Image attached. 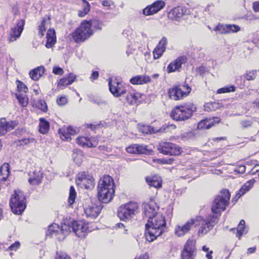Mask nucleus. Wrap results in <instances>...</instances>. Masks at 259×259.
Instances as JSON below:
<instances>
[{
    "label": "nucleus",
    "instance_id": "680f3d73",
    "mask_svg": "<svg viewBox=\"0 0 259 259\" xmlns=\"http://www.w3.org/2000/svg\"><path fill=\"white\" fill-rule=\"evenodd\" d=\"M57 102L59 105H64L67 103V99L64 96L61 97L59 99H57Z\"/></svg>",
    "mask_w": 259,
    "mask_h": 259
},
{
    "label": "nucleus",
    "instance_id": "1a4fd4ad",
    "mask_svg": "<svg viewBox=\"0 0 259 259\" xmlns=\"http://www.w3.org/2000/svg\"><path fill=\"white\" fill-rule=\"evenodd\" d=\"M71 228L76 236L80 238L84 237L88 233L94 230V224L83 221L72 222Z\"/></svg>",
    "mask_w": 259,
    "mask_h": 259
},
{
    "label": "nucleus",
    "instance_id": "39448f33",
    "mask_svg": "<svg viewBox=\"0 0 259 259\" xmlns=\"http://www.w3.org/2000/svg\"><path fill=\"white\" fill-rule=\"evenodd\" d=\"M196 110V107L193 104H189L175 107L170 113L171 117L177 121H184L192 116Z\"/></svg>",
    "mask_w": 259,
    "mask_h": 259
},
{
    "label": "nucleus",
    "instance_id": "a19ab883",
    "mask_svg": "<svg viewBox=\"0 0 259 259\" xmlns=\"http://www.w3.org/2000/svg\"><path fill=\"white\" fill-rule=\"evenodd\" d=\"M77 143L83 147H89V138L86 137H79L76 139Z\"/></svg>",
    "mask_w": 259,
    "mask_h": 259
},
{
    "label": "nucleus",
    "instance_id": "aec40b11",
    "mask_svg": "<svg viewBox=\"0 0 259 259\" xmlns=\"http://www.w3.org/2000/svg\"><path fill=\"white\" fill-rule=\"evenodd\" d=\"M28 182L30 185H39L41 182L43 178L42 170L40 168H37L34 171L30 172Z\"/></svg>",
    "mask_w": 259,
    "mask_h": 259
},
{
    "label": "nucleus",
    "instance_id": "a18cd8bd",
    "mask_svg": "<svg viewBox=\"0 0 259 259\" xmlns=\"http://www.w3.org/2000/svg\"><path fill=\"white\" fill-rule=\"evenodd\" d=\"M137 154H147L150 150L148 147L144 144H136Z\"/></svg>",
    "mask_w": 259,
    "mask_h": 259
},
{
    "label": "nucleus",
    "instance_id": "f8f14e48",
    "mask_svg": "<svg viewBox=\"0 0 259 259\" xmlns=\"http://www.w3.org/2000/svg\"><path fill=\"white\" fill-rule=\"evenodd\" d=\"M196 256L195 240L189 239L187 240L182 250L181 259H195Z\"/></svg>",
    "mask_w": 259,
    "mask_h": 259
},
{
    "label": "nucleus",
    "instance_id": "e2e57ef3",
    "mask_svg": "<svg viewBox=\"0 0 259 259\" xmlns=\"http://www.w3.org/2000/svg\"><path fill=\"white\" fill-rule=\"evenodd\" d=\"M205 105V108H208L210 110H213L217 108V106L219 104L216 102H211L206 103Z\"/></svg>",
    "mask_w": 259,
    "mask_h": 259
},
{
    "label": "nucleus",
    "instance_id": "0e129e2a",
    "mask_svg": "<svg viewBox=\"0 0 259 259\" xmlns=\"http://www.w3.org/2000/svg\"><path fill=\"white\" fill-rule=\"evenodd\" d=\"M53 72L55 74L61 75L63 74L64 71L63 69L59 67H54L53 68Z\"/></svg>",
    "mask_w": 259,
    "mask_h": 259
},
{
    "label": "nucleus",
    "instance_id": "7ed1b4c3",
    "mask_svg": "<svg viewBox=\"0 0 259 259\" xmlns=\"http://www.w3.org/2000/svg\"><path fill=\"white\" fill-rule=\"evenodd\" d=\"M230 196L229 190L223 189L214 197L211 205L212 216H215L217 219H219L222 212L228 206Z\"/></svg>",
    "mask_w": 259,
    "mask_h": 259
},
{
    "label": "nucleus",
    "instance_id": "6e6d98bb",
    "mask_svg": "<svg viewBox=\"0 0 259 259\" xmlns=\"http://www.w3.org/2000/svg\"><path fill=\"white\" fill-rule=\"evenodd\" d=\"M202 250L203 251L207 252V254H206V257H207V259L212 258V254L213 253V251L212 250H210L209 247H208L206 245H204L202 247Z\"/></svg>",
    "mask_w": 259,
    "mask_h": 259
},
{
    "label": "nucleus",
    "instance_id": "de8ad7c7",
    "mask_svg": "<svg viewBox=\"0 0 259 259\" xmlns=\"http://www.w3.org/2000/svg\"><path fill=\"white\" fill-rule=\"evenodd\" d=\"M227 34L237 32L240 30V27L235 24H226Z\"/></svg>",
    "mask_w": 259,
    "mask_h": 259
},
{
    "label": "nucleus",
    "instance_id": "b1692460",
    "mask_svg": "<svg viewBox=\"0 0 259 259\" xmlns=\"http://www.w3.org/2000/svg\"><path fill=\"white\" fill-rule=\"evenodd\" d=\"M220 121V119L218 117L203 119L198 123L197 128L199 130L209 129Z\"/></svg>",
    "mask_w": 259,
    "mask_h": 259
},
{
    "label": "nucleus",
    "instance_id": "2f4dec72",
    "mask_svg": "<svg viewBox=\"0 0 259 259\" xmlns=\"http://www.w3.org/2000/svg\"><path fill=\"white\" fill-rule=\"evenodd\" d=\"M45 68L43 66L37 67L31 70L29 72L30 77L33 80H37L42 75L45 71Z\"/></svg>",
    "mask_w": 259,
    "mask_h": 259
},
{
    "label": "nucleus",
    "instance_id": "79ce46f5",
    "mask_svg": "<svg viewBox=\"0 0 259 259\" xmlns=\"http://www.w3.org/2000/svg\"><path fill=\"white\" fill-rule=\"evenodd\" d=\"M76 193L73 186H71L69 190V196L68 198L69 205H72L75 202Z\"/></svg>",
    "mask_w": 259,
    "mask_h": 259
},
{
    "label": "nucleus",
    "instance_id": "37998d69",
    "mask_svg": "<svg viewBox=\"0 0 259 259\" xmlns=\"http://www.w3.org/2000/svg\"><path fill=\"white\" fill-rule=\"evenodd\" d=\"M236 90V88L233 85H229L225 86L223 88H222L221 89H219L217 91L218 94H223V93H230V92H235Z\"/></svg>",
    "mask_w": 259,
    "mask_h": 259
},
{
    "label": "nucleus",
    "instance_id": "4d7b16f0",
    "mask_svg": "<svg viewBox=\"0 0 259 259\" xmlns=\"http://www.w3.org/2000/svg\"><path fill=\"white\" fill-rule=\"evenodd\" d=\"M55 259H71V258L64 252H57Z\"/></svg>",
    "mask_w": 259,
    "mask_h": 259
},
{
    "label": "nucleus",
    "instance_id": "c85d7f7f",
    "mask_svg": "<svg viewBox=\"0 0 259 259\" xmlns=\"http://www.w3.org/2000/svg\"><path fill=\"white\" fill-rule=\"evenodd\" d=\"M150 81V77L146 75H137L130 79V82L133 84H143Z\"/></svg>",
    "mask_w": 259,
    "mask_h": 259
},
{
    "label": "nucleus",
    "instance_id": "cd10ccee",
    "mask_svg": "<svg viewBox=\"0 0 259 259\" xmlns=\"http://www.w3.org/2000/svg\"><path fill=\"white\" fill-rule=\"evenodd\" d=\"M146 181L148 185L155 188L162 187V180L158 176H149L146 178Z\"/></svg>",
    "mask_w": 259,
    "mask_h": 259
},
{
    "label": "nucleus",
    "instance_id": "f3484780",
    "mask_svg": "<svg viewBox=\"0 0 259 259\" xmlns=\"http://www.w3.org/2000/svg\"><path fill=\"white\" fill-rule=\"evenodd\" d=\"M77 181L79 184L83 185L85 189H89L94 186V180L93 176L86 172H81L77 175Z\"/></svg>",
    "mask_w": 259,
    "mask_h": 259
},
{
    "label": "nucleus",
    "instance_id": "7c9ffc66",
    "mask_svg": "<svg viewBox=\"0 0 259 259\" xmlns=\"http://www.w3.org/2000/svg\"><path fill=\"white\" fill-rule=\"evenodd\" d=\"M56 37L55 31L54 29H49L47 33V42L46 47L47 48H51L55 44Z\"/></svg>",
    "mask_w": 259,
    "mask_h": 259
},
{
    "label": "nucleus",
    "instance_id": "864d4df0",
    "mask_svg": "<svg viewBox=\"0 0 259 259\" xmlns=\"http://www.w3.org/2000/svg\"><path fill=\"white\" fill-rule=\"evenodd\" d=\"M167 44V38L165 37H163L159 41L158 45L156 46L157 48L163 50L164 51H165L166 46Z\"/></svg>",
    "mask_w": 259,
    "mask_h": 259
},
{
    "label": "nucleus",
    "instance_id": "338daca9",
    "mask_svg": "<svg viewBox=\"0 0 259 259\" xmlns=\"http://www.w3.org/2000/svg\"><path fill=\"white\" fill-rule=\"evenodd\" d=\"M20 244L19 242L16 241L11 245H10L9 247L10 250H16L20 247Z\"/></svg>",
    "mask_w": 259,
    "mask_h": 259
},
{
    "label": "nucleus",
    "instance_id": "9b49d317",
    "mask_svg": "<svg viewBox=\"0 0 259 259\" xmlns=\"http://www.w3.org/2000/svg\"><path fill=\"white\" fill-rule=\"evenodd\" d=\"M191 89L188 84L180 85L169 90V97L171 99L178 100L187 96Z\"/></svg>",
    "mask_w": 259,
    "mask_h": 259
},
{
    "label": "nucleus",
    "instance_id": "6e6552de",
    "mask_svg": "<svg viewBox=\"0 0 259 259\" xmlns=\"http://www.w3.org/2000/svg\"><path fill=\"white\" fill-rule=\"evenodd\" d=\"M139 205L137 202L131 201L121 205L117 214L121 220L127 221L132 219L138 212Z\"/></svg>",
    "mask_w": 259,
    "mask_h": 259
},
{
    "label": "nucleus",
    "instance_id": "49530a36",
    "mask_svg": "<svg viewBox=\"0 0 259 259\" xmlns=\"http://www.w3.org/2000/svg\"><path fill=\"white\" fill-rule=\"evenodd\" d=\"M213 30L215 31L217 34H227L226 24H219L214 27Z\"/></svg>",
    "mask_w": 259,
    "mask_h": 259
},
{
    "label": "nucleus",
    "instance_id": "4be33fe9",
    "mask_svg": "<svg viewBox=\"0 0 259 259\" xmlns=\"http://www.w3.org/2000/svg\"><path fill=\"white\" fill-rule=\"evenodd\" d=\"M102 209L100 205L91 204L84 208V211L87 218L95 219L100 213Z\"/></svg>",
    "mask_w": 259,
    "mask_h": 259
},
{
    "label": "nucleus",
    "instance_id": "473e14b6",
    "mask_svg": "<svg viewBox=\"0 0 259 259\" xmlns=\"http://www.w3.org/2000/svg\"><path fill=\"white\" fill-rule=\"evenodd\" d=\"M10 175V165L5 163L0 168V183L5 182Z\"/></svg>",
    "mask_w": 259,
    "mask_h": 259
},
{
    "label": "nucleus",
    "instance_id": "c03bdc74",
    "mask_svg": "<svg viewBox=\"0 0 259 259\" xmlns=\"http://www.w3.org/2000/svg\"><path fill=\"white\" fill-rule=\"evenodd\" d=\"M245 222L243 220H241L240 222V223L238 225V226L237 228V236L240 237L243 234H245L247 232V231H245Z\"/></svg>",
    "mask_w": 259,
    "mask_h": 259
},
{
    "label": "nucleus",
    "instance_id": "c9c22d12",
    "mask_svg": "<svg viewBox=\"0 0 259 259\" xmlns=\"http://www.w3.org/2000/svg\"><path fill=\"white\" fill-rule=\"evenodd\" d=\"M71 222L68 223V224L64 223L61 227H60V234H62V237H59V239H64L65 236L71 232Z\"/></svg>",
    "mask_w": 259,
    "mask_h": 259
},
{
    "label": "nucleus",
    "instance_id": "5701e85b",
    "mask_svg": "<svg viewBox=\"0 0 259 259\" xmlns=\"http://www.w3.org/2000/svg\"><path fill=\"white\" fill-rule=\"evenodd\" d=\"M187 9L185 7H178L171 9L168 13V17L172 20H179L186 14Z\"/></svg>",
    "mask_w": 259,
    "mask_h": 259
},
{
    "label": "nucleus",
    "instance_id": "c756f323",
    "mask_svg": "<svg viewBox=\"0 0 259 259\" xmlns=\"http://www.w3.org/2000/svg\"><path fill=\"white\" fill-rule=\"evenodd\" d=\"M138 127L140 132L143 134H152L158 133L160 132V129L159 128H155L152 126L149 125H143L139 124Z\"/></svg>",
    "mask_w": 259,
    "mask_h": 259
},
{
    "label": "nucleus",
    "instance_id": "6ab92c4d",
    "mask_svg": "<svg viewBox=\"0 0 259 259\" xmlns=\"http://www.w3.org/2000/svg\"><path fill=\"white\" fill-rule=\"evenodd\" d=\"M143 209L144 215L149 218V217H152L157 213L156 211L158 207L155 201L151 200L143 203Z\"/></svg>",
    "mask_w": 259,
    "mask_h": 259
},
{
    "label": "nucleus",
    "instance_id": "4c0bfd02",
    "mask_svg": "<svg viewBox=\"0 0 259 259\" xmlns=\"http://www.w3.org/2000/svg\"><path fill=\"white\" fill-rule=\"evenodd\" d=\"M139 95L138 93L134 91L131 93L129 92L126 98L127 102L132 105L135 104L139 98Z\"/></svg>",
    "mask_w": 259,
    "mask_h": 259
},
{
    "label": "nucleus",
    "instance_id": "f03ea898",
    "mask_svg": "<svg viewBox=\"0 0 259 259\" xmlns=\"http://www.w3.org/2000/svg\"><path fill=\"white\" fill-rule=\"evenodd\" d=\"M114 183L112 177L109 175L104 176L99 181L98 195L99 199L103 203H108L114 195Z\"/></svg>",
    "mask_w": 259,
    "mask_h": 259
},
{
    "label": "nucleus",
    "instance_id": "ddd939ff",
    "mask_svg": "<svg viewBox=\"0 0 259 259\" xmlns=\"http://www.w3.org/2000/svg\"><path fill=\"white\" fill-rule=\"evenodd\" d=\"M109 90L110 92L116 97L121 96L125 94L127 91V88L129 86H124L122 83L118 81L116 79H112L110 78L108 82Z\"/></svg>",
    "mask_w": 259,
    "mask_h": 259
},
{
    "label": "nucleus",
    "instance_id": "3c124183",
    "mask_svg": "<svg viewBox=\"0 0 259 259\" xmlns=\"http://www.w3.org/2000/svg\"><path fill=\"white\" fill-rule=\"evenodd\" d=\"M256 73V70L250 71L245 74L244 77L247 80H252L255 78Z\"/></svg>",
    "mask_w": 259,
    "mask_h": 259
},
{
    "label": "nucleus",
    "instance_id": "20e7f679",
    "mask_svg": "<svg viewBox=\"0 0 259 259\" xmlns=\"http://www.w3.org/2000/svg\"><path fill=\"white\" fill-rule=\"evenodd\" d=\"M219 219L217 217L210 215L206 218L201 216H196L194 218V226H199L197 235L198 237H203L211 230L214 225L218 223Z\"/></svg>",
    "mask_w": 259,
    "mask_h": 259
},
{
    "label": "nucleus",
    "instance_id": "8fccbe9b",
    "mask_svg": "<svg viewBox=\"0 0 259 259\" xmlns=\"http://www.w3.org/2000/svg\"><path fill=\"white\" fill-rule=\"evenodd\" d=\"M91 24V27L92 26L96 30H101L103 26V23L98 20L94 19L89 21Z\"/></svg>",
    "mask_w": 259,
    "mask_h": 259
},
{
    "label": "nucleus",
    "instance_id": "f257e3e1",
    "mask_svg": "<svg viewBox=\"0 0 259 259\" xmlns=\"http://www.w3.org/2000/svg\"><path fill=\"white\" fill-rule=\"evenodd\" d=\"M166 227L164 217L160 213H156L149 217L146 224L145 237L147 241H153L164 232Z\"/></svg>",
    "mask_w": 259,
    "mask_h": 259
},
{
    "label": "nucleus",
    "instance_id": "09e8293b",
    "mask_svg": "<svg viewBox=\"0 0 259 259\" xmlns=\"http://www.w3.org/2000/svg\"><path fill=\"white\" fill-rule=\"evenodd\" d=\"M17 89L18 93L20 94H26L28 91V88L22 81H17Z\"/></svg>",
    "mask_w": 259,
    "mask_h": 259
},
{
    "label": "nucleus",
    "instance_id": "423d86ee",
    "mask_svg": "<svg viewBox=\"0 0 259 259\" xmlns=\"http://www.w3.org/2000/svg\"><path fill=\"white\" fill-rule=\"evenodd\" d=\"M93 34L90 21L84 20L72 33V37L76 43L83 42Z\"/></svg>",
    "mask_w": 259,
    "mask_h": 259
},
{
    "label": "nucleus",
    "instance_id": "72a5a7b5",
    "mask_svg": "<svg viewBox=\"0 0 259 259\" xmlns=\"http://www.w3.org/2000/svg\"><path fill=\"white\" fill-rule=\"evenodd\" d=\"M39 131L42 134L48 133L50 128V123L44 118H39Z\"/></svg>",
    "mask_w": 259,
    "mask_h": 259
},
{
    "label": "nucleus",
    "instance_id": "f704fd0d",
    "mask_svg": "<svg viewBox=\"0 0 259 259\" xmlns=\"http://www.w3.org/2000/svg\"><path fill=\"white\" fill-rule=\"evenodd\" d=\"M57 234H60V226L57 224L50 225L47 230V235H50L53 237Z\"/></svg>",
    "mask_w": 259,
    "mask_h": 259
},
{
    "label": "nucleus",
    "instance_id": "a211bd4d",
    "mask_svg": "<svg viewBox=\"0 0 259 259\" xmlns=\"http://www.w3.org/2000/svg\"><path fill=\"white\" fill-rule=\"evenodd\" d=\"M18 124L17 120L7 121L6 118H1L0 120V136L4 135L8 132L14 129Z\"/></svg>",
    "mask_w": 259,
    "mask_h": 259
},
{
    "label": "nucleus",
    "instance_id": "2eb2a0df",
    "mask_svg": "<svg viewBox=\"0 0 259 259\" xmlns=\"http://www.w3.org/2000/svg\"><path fill=\"white\" fill-rule=\"evenodd\" d=\"M165 6L163 1L158 0L143 10V14L145 16L152 15L161 10Z\"/></svg>",
    "mask_w": 259,
    "mask_h": 259
},
{
    "label": "nucleus",
    "instance_id": "69168bd1",
    "mask_svg": "<svg viewBox=\"0 0 259 259\" xmlns=\"http://www.w3.org/2000/svg\"><path fill=\"white\" fill-rule=\"evenodd\" d=\"M246 21L251 23L253 21L257 19V18L252 14H248L245 17Z\"/></svg>",
    "mask_w": 259,
    "mask_h": 259
},
{
    "label": "nucleus",
    "instance_id": "412c9836",
    "mask_svg": "<svg viewBox=\"0 0 259 259\" xmlns=\"http://www.w3.org/2000/svg\"><path fill=\"white\" fill-rule=\"evenodd\" d=\"M61 139L64 141H69L71 140V136L77 134V130L72 126H64L58 131Z\"/></svg>",
    "mask_w": 259,
    "mask_h": 259
},
{
    "label": "nucleus",
    "instance_id": "9d476101",
    "mask_svg": "<svg viewBox=\"0 0 259 259\" xmlns=\"http://www.w3.org/2000/svg\"><path fill=\"white\" fill-rule=\"evenodd\" d=\"M157 150L161 153L171 156L179 155L183 152L182 149L179 146L170 142L160 143Z\"/></svg>",
    "mask_w": 259,
    "mask_h": 259
},
{
    "label": "nucleus",
    "instance_id": "13d9d810",
    "mask_svg": "<svg viewBox=\"0 0 259 259\" xmlns=\"http://www.w3.org/2000/svg\"><path fill=\"white\" fill-rule=\"evenodd\" d=\"M98 144V140L97 137L89 138V147H95Z\"/></svg>",
    "mask_w": 259,
    "mask_h": 259
},
{
    "label": "nucleus",
    "instance_id": "ea45409f",
    "mask_svg": "<svg viewBox=\"0 0 259 259\" xmlns=\"http://www.w3.org/2000/svg\"><path fill=\"white\" fill-rule=\"evenodd\" d=\"M83 3L82 11H78V16L80 17H84L90 11V4L85 0H82Z\"/></svg>",
    "mask_w": 259,
    "mask_h": 259
},
{
    "label": "nucleus",
    "instance_id": "5fc2aeb1",
    "mask_svg": "<svg viewBox=\"0 0 259 259\" xmlns=\"http://www.w3.org/2000/svg\"><path fill=\"white\" fill-rule=\"evenodd\" d=\"M164 52L165 51H164L163 50L156 47L153 52L154 59H159L162 55Z\"/></svg>",
    "mask_w": 259,
    "mask_h": 259
},
{
    "label": "nucleus",
    "instance_id": "bb28decb",
    "mask_svg": "<svg viewBox=\"0 0 259 259\" xmlns=\"http://www.w3.org/2000/svg\"><path fill=\"white\" fill-rule=\"evenodd\" d=\"M255 182L254 180L252 179L246 182L240 189L238 192H237L236 196L233 198L235 201H237L243 195L249 191L253 187Z\"/></svg>",
    "mask_w": 259,
    "mask_h": 259
},
{
    "label": "nucleus",
    "instance_id": "603ef678",
    "mask_svg": "<svg viewBox=\"0 0 259 259\" xmlns=\"http://www.w3.org/2000/svg\"><path fill=\"white\" fill-rule=\"evenodd\" d=\"M45 22L46 20L43 19L38 26V35L40 37L44 35V32L46 31Z\"/></svg>",
    "mask_w": 259,
    "mask_h": 259
},
{
    "label": "nucleus",
    "instance_id": "a878e982",
    "mask_svg": "<svg viewBox=\"0 0 259 259\" xmlns=\"http://www.w3.org/2000/svg\"><path fill=\"white\" fill-rule=\"evenodd\" d=\"M76 79V76L72 73H70L68 76L59 79L58 81L57 87L60 90H63L68 85L71 84Z\"/></svg>",
    "mask_w": 259,
    "mask_h": 259
},
{
    "label": "nucleus",
    "instance_id": "58836bf2",
    "mask_svg": "<svg viewBox=\"0 0 259 259\" xmlns=\"http://www.w3.org/2000/svg\"><path fill=\"white\" fill-rule=\"evenodd\" d=\"M16 98L19 101V104L23 107H26L28 102V99L26 94H16Z\"/></svg>",
    "mask_w": 259,
    "mask_h": 259
},
{
    "label": "nucleus",
    "instance_id": "e433bc0d",
    "mask_svg": "<svg viewBox=\"0 0 259 259\" xmlns=\"http://www.w3.org/2000/svg\"><path fill=\"white\" fill-rule=\"evenodd\" d=\"M72 158L77 165H80L82 163L83 158V152L80 150L74 151Z\"/></svg>",
    "mask_w": 259,
    "mask_h": 259
},
{
    "label": "nucleus",
    "instance_id": "bf43d9fd",
    "mask_svg": "<svg viewBox=\"0 0 259 259\" xmlns=\"http://www.w3.org/2000/svg\"><path fill=\"white\" fill-rule=\"evenodd\" d=\"M126 151L131 154H137L136 145L133 144L127 147L126 149Z\"/></svg>",
    "mask_w": 259,
    "mask_h": 259
},
{
    "label": "nucleus",
    "instance_id": "dca6fc26",
    "mask_svg": "<svg viewBox=\"0 0 259 259\" xmlns=\"http://www.w3.org/2000/svg\"><path fill=\"white\" fill-rule=\"evenodd\" d=\"M194 226V218L188 220L184 224L178 225L175 228V234L182 237L188 233Z\"/></svg>",
    "mask_w": 259,
    "mask_h": 259
},
{
    "label": "nucleus",
    "instance_id": "393cba45",
    "mask_svg": "<svg viewBox=\"0 0 259 259\" xmlns=\"http://www.w3.org/2000/svg\"><path fill=\"white\" fill-rule=\"evenodd\" d=\"M187 58L185 56L178 58L176 60L171 62L167 67L168 73H171L178 70L181 67L182 64L186 62Z\"/></svg>",
    "mask_w": 259,
    "mask_h": 259
},
{
    "label": "nucleus",
    "instance_id": "4468645a",
    "mask_svg": "<svg viewBox=\"0 0 259 259\" xmlns=\"http://www.w3.org/2000/svg\"><path fill=\"white\" fill-rule=\"evenodd\" d=\"M25 21L20 19L18 21L16 25L12 27L9 32L8 40L10 42H13L18 39L23 30Z\"/></svg>",
    "mask_w": 259,
    "mask_h": 259
},
{
    "label": "nucleus",
    "instance_id": "052dcab7",
    "mask_svg": "<svg viewBox=\"0 0 259 259\" xmlns=\"http://www.w3.org/2000/svg\"><path fill=\"white\" fill-rule=\"evenodd\" d=\"M240 123L243 127L246 128L249 126H250L251 125L252 122L251 120H250L245 119V120H242L241 121Z\"/></svg>",
    "mask_w": 259,
    "mask_h": 259
},
{
    "label": "nucleus",
    "instance_id": "0eeeda50",
    "mask_svg": "<svg viewBox=\"0 0 259 259\" xmlns=\"http://www.w3.org/2000/svg\"><path fill=\"white\" fill-rule=\"evenodd\" d=\"M10 205L14 213L21 214L26 206V198L24 193L20 190L15 191L10 199Z\"/></svg>",
    "mask_w": 259,
    "mask_h": 259
},
{
    "label": "nucleus",
    "instance_id": "774afa93",
    "mask_svg": "<svg viewBox=\"0 0 259 259\" xmlns=\"http://www.w3.org/2000/svg\"><path fill=\"white\" fill-rule=\"evenodd\" d=\"M102 4L104 7H106L108 9H109L113 3L110 0H104L102 2Z\"/></svg>",
    "mask_w": 259,
    "mask_h": 259
}]
</instances>
